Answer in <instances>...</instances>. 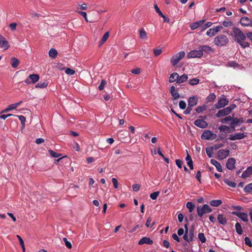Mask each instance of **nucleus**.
<instances>
[{
    "instance_id": "obj_41",
    "label": "nucleus",
    "mask_w": 252,
    "mask_h": 252,
    "mask_svg": "<svg viewBox=\"0 0 252 252\" xmlns=\"http://www.w3.org/2000/svg\"><path fill=\"white\" fill-rule=\"evenodd\" d=\"M109 34L108 32H106L103 35L102 38L101 39L100 43L101 44H103L108 39L109 37Z\"/></svg>"
},
{
    "instance_id": "obj_31",
    "label": "nucleus",
    "mask_w": 252,
    "mask_h": 252,
    "mask_svg": "<svg viewBox=\"0 0 252 252\" xmlns=\"http://www.w3.org/2000/svg\"><path fill=\"white\" fill-rule=\"evenodd\" d=\"M58 54L57 50L54 48H52L49 50V56L52 58H55Z\"/></svg>"
},
{
    "instance_id": "obj_38",
    "label": "nucleus",
    "mask_w": 252,
    "mask_h": 252,
    "mask_svg": "<svg viewBox=\"0 0 252 252\" xmlns=\"http://www.w3.org/2000/svg\"><path fill=\"white\" fill-rule=\"evenodd\" d=\"M48 85L46 81H44L43 82H39L38 83L36 86V88H46Z\"/></svg>"
},
{
    "instance_id": "obj_4",
    "label": "nucleus",
    "mask_w": 252,
    "mask_h": 252,
    "mask_svg": "<svg viewBox=\"0 0 252 252\" xmlns=\"http://www.w3.org/2000/svg\"><path fill=\"white\" fill-rule=\"evenodd\" d=\"M228 42L227 36L223 34L218 35L214 39V43L217 46H224Z\"/></svg>"
},
{
    "instance_id": "obj_9",
    "label": "nucleus",
    "mask_w": 252,
    "mask_h": 252,
    "mask_svg": "<svg viewBox=\"0 0 252 252\" xmlns=\"http://www.w3.org/2000/svg\"><path fill=\"white\" fill-rule=\"evenodd\" d=\"M247 136V133L240 132L230 135L228 139L232 141H235L236 140L242 139L246 137Z\"/></svg>"
},
{
    "instance_id": "obj_40",
    "label": "nucleus",
    "mask_w": 252,
    "mask_h": 252,
    "mask_svg": "<svg viewBox=\"0 0 252 252\" xmlns=\"http://www.w3.org/2000/svg\"><path fill=\"white\" fill-rule=\"evenodd\" d=\"M14 116L18 117L19 119L21 121V124L22 125V129H23L25 126V123L26 121V118L22 115H20V116L14 115Z\"/></svg>"
},
{
    "instance_id": "obj_13",
    "label": "nucleus",
    "mask_w": 252,
    "mask_h": 252,
    "mask_svg": "<svg viewBox=\"0 0 252 252\" xmlns=\"http://www.w3.org/2000/svg\"><path fill=\"white\" fill-rule=\"evenodd\" d=\"M232 214L239 218L242 220L247 222L249 221L248 214L246 213L240 212H233Z\"/></svg>"
},
{
    "instance_id": "obj_14",
    "label": "nucleus",
    "mask_w": 252,
    "mask_h": 252,
    "mask_svg": "<svg viewBox=\"0 0 252 252\" xmlns=\"http://www.w3.org/2000/svg\"><path fill=\"white\" fill-rule=\"evenodd\" d=\"M194 124L196 126L202 128H206L208 126L207 122L202 119H197Z\"/></svg>"
},
{
    "instance_id": "obj_48",
    "label": "nucleus",
    "mask_w": 252,
    "mask_h": 252,
    "mask_svg": "<svg viewBox=\"0 0 252 252\" xmlns=\"http://www.w3.org/2000/svg\"><path fill=\"white\" fill-rule=\"evenodd\" d=\"M216 97V95L214 93H212L207 96V100L208 101H212L215 100Z\"/></svg>"
},
{
    "instance_id": "obj_35",
    "label": "nucleus",
    "mask_w": 252,
    "mask_h": 252,
    "mask_svg": "<svg viewBox=\"0 0 252 252\" xmlns=\"http://www.w3.org/2000/svg\"><path fill=\"white\" fill-rule=\"evenodd\" d=\"M233 116H234L233 115H232V116H227V117H225L224 118L221 119L220 120V122L222 123H227L228 122H231L232 119L233 118Z\"/></svg>"
},
{
    "instance_id": "obj_10",
    "label": "nucleus",
    "mask_w": 252,
    "mask_h": 252,
    "mask_svg": "<svg viewBox=\"0 0 252 252\" xmlns=\"http://www.w3.org/2000/svg\"><path fill=\"white\" fill-rule=\"evenodd\" d=\"M39 76L36 74H32L29 75V77L25 80V83L27 84L31 83L34 84L39 80Z\"/></svg>"
},
{
    "instance_id": "obj_53",
    "label": "nucleus",
    "mask_w": 252,
    "mask_h": 252,
    "mask_svg": "<svg viewBox=\"0 0 252 252\" xmlns=\"http://www.w3.org/2000/svg\"><path fill=\"white\" fill-rule=\"evenodd\" d=\"M187 104L185 101L181 100L179 102V107L181 109H185L186 107Z\"/></svg>"
},
{
    "instance_id": "obj_55",
    "label": "nucleus",
    "mask_w": 252,
    "mask_h": 252,
    "mask_svg": "<svg viewBox=\"0 0 252 252\" xmlns=\"http://www.w3.org/2000/svg\"><path fill=\"white\" fill-rule=\"evenodd\" d=\"M65 72L66 74H67L68 75H73L75 72L74 70H73L70 68H67L65 70Z\"/></svg>"
},
{
    "instance_id": "obj_46",
    "label": "nucleus",
    "mask_w": 252,
    "mask_h": 252,
    "mask_svg": "<svg viewBox=\"0 0 252 252\" xmlns=\"http://www.w3.org/2000/svg\"><path fill=\"white\" fill-rule=\"evenodd\" d=\"M63 241H64V242L65 243V246L68 249H70L72 248V245H71V243L70 242H69L66 238H65V237L63 238Z\"/></svg>"
},
{
    "instance_id": "obj_29",
    "label": "nucleus",
    "mask_w": 252,
    "mask_h": 252,
    "mask_svg": "<svg viewBox=\"0 0 252 252\" xmlns=\"http://www.w3.org/2000/svg\"><path fill=\"white\" fill-rule=\"evenodd\" d=\"M222 201L220 200H213L210 201V204L213 207H218L221 205Z\"/></svg>"
},
{
    "instance_id": "obj_17",
    "label": "nucleus",
    "mask_w": 252,
    "mask_h": 252,
    "mask_svg": "<svg viewBox=\"0 0 252 252\" xmlns=\"http://www.w3.org/2000/svg\"><path fill=\"white\" fill-rule=\"evenodd\" d=\"M198 99L197 96L195 95L190 97L188 100V106L191 107L195 106L198 103Z\"/></svg>"
},
{
    "instance_id": "obj_32",
    "label": "nucleus",
    "mask_w": 252,
    "mask_h": 252,
    "mask_svg": "<svg viewBox=\"0 0 252 252\" xmlns=\"http://www.w3.org/2000/svg\"><path fill=\"white\" fill-rule=\"evenodd\" d=\"M186 206L190 213H191L195 208V205L190 202H188L186 204Z\"/></svg>"
},
{
    "instance_id": "obj_51",
    "label": "nucleus",
    "mask_w": 252,
    "mask_h": 252,
    "mask_svg": "<svg viewBox=\"0 0 252 252\" xmlns=\"http://www.w3.org/2000/svg\"><path fill=\"white\" fill-rule=\"evenodd\" d=\"M214 149L212 148V147H210V148H207L206 149V153H207V154L208 155V156L210 158L212 157V155H213V150Z\"/></svg>"
},
{
    "instance_id": "obj_60",
    "label": "nucleus",
    "mask_w": 252,
    "mask_h": 252,
    "mask_svg": "<svg viewBox=\"0 0 252 252\" xmlns=\"http://www.w3.org/2000/svg\"><path fill=\"white\" fill-rule=\"evenodd\" d=\"M131 72L132 73L135 74H138L141 72V69L140 68H136L133 69L131 70Z\"/></svg>"
},
{
    "instance_id": "obj_44",
    "label": "nucleus",
    "mask_w": 252,
    "mask_h": 252,
    "mask_svg": "<svg viewBox=\"0 0 252 252\" xmlns=\"http://www.w3.org/2000/svg\"><path fill=\"white\" fill-rule=\"evenodd\" d=\"M199 82V79L198 78H193L189 80V83L190 85L194 86L197 85Z\"/></svg>"
},
{
    "instance_id": "obj_54",
    "label": "nucleus",
    "mask_w": 252,
    "mask_h": 252,
    "mask_svg": "<svg viewBox=\"0 0 252 252\" xmlns=\"http://www.w3.org/2000/svg\"><path fill=\"white\" fill-rule=\"evenodd\" d=\"M159 192L158 191H156L153 193H152L150 194V197L153 200L156 199L159 195Z\"/></svg>"
},
{
    "instance_id": "obj_22",
    "label": "nucleus",
    "mask_w": 252,
    "mask_h": 252,
    "mask_svg": "<svg viewBox=\"0 0 252 252\" xmlns=\"http://www.w3.org/2000/svg\"><path fill=\"white\" fill-rule=\"evenodd\" d=\"M217 220L219 223L221 224L224 225L227 223L226 218L221 214L218 215L217 217Z\"/></svg>"
},
{
    "instance_id": "obj_52",
    "label": "nucleus",
    "mask_w": 252,
    "mask_h": 252,
    "mask_svg": "<svg viewBox=\"0 0 252 252\" xmlns=\"http://www.w3.org/2000/svg\"><path fill=\"white\" fill-rule=\"evenodd\" d=\"M222 25L225 27H231L233 25V23L229 21H224L222 22Z\"/></svg>"
},
{
    "instance_id": "obj_47",
    "label": "nucleus",
    "mask_w": 252,
    "mask_h": 252,
    "mask_svg": "<svg viewBox=\"0 0 252 252\" xmlns=\"http://www.w3.org/2000/svg\"><path fill=\"white\" fill-rule=\"evenodd\" d=\"M219 129H220V131H228V130L230 129V128L228 126L222 125V126H220L219 127Z\"/></svg>"
},
{
    "instance_id": "obj_64",
    "label": "nucleus",
    "mask_w": 252,
    "mask_h": 252,
    "mask_svg": "<svg viewBox=\"0 0 252 252\" xmlns=\"http://www.w3.org/2000/svg\"><path fill=\"white\" fill-rule=\"evenodd\" d=\"M228 65L230 67H237L238 66V64L235 62H230L228 63Z\"/></svg>"
},
{
    "instance_id": "obj_28",
    "label": "nucleus",
    "mask_w": 252,
    "mask_h": 252,
    "mask_svg": "<svg viewBox=\"0 0 252 252\" xmlns=\"http://www.w3.org/2000/svg\"><path fill=\"white\" fill-rule=\"evenodd\" d=\"M20 63V61L18 59L15 57L11 58V64L13 68H16L18 66Z\"/></svg>"
},
{
    "instance_id": "obj_24",
    "label": "nucleus",
    "mask_w": 252,
    "mask_h": 252,
    "mask_svg": "<svg viewBox=\"0 0 252 252\" xmlns=\"http://www.w3.org/2000/svg\"><path fill=\"white\" fill-rule=\"evenodd\" d=\"M211 164H212L213 165L215 166L217 170L219 172H222V170L221 165L218 161H217L216 160H215L214 159H212L211 160Z\"/></svg>"
},
{
    "instance_id": "obj_21",
    "label": "nucleus",
    "mask_w": 252,
    "mask_h": 252,
    "mask_svg": "<svg viewBox=\"0 0 252 252\" xmlns=\"http://www.w3.org/2000/svg\"><path fill=\"white\" fill-rule=\"evenodd\" d=\"M170 92L174 99H176L180 97V95L174 86H172L171 87Z\"/></svg>"
},
{
    "instance_id": "obj_12",
    "label": "nucleus",
    "mask_w": 252,
    "mask_h": 252,
    "mask_svg": "<svg viewBox=\"0 0 252 252\" xmlns=\"http://www.w3.org/2000/svg\"><path fill=\"white\" fill-rule=\"evenodd\" d=\"M229 151L227 149H221L218 152V158L220 160L223 159L228 157Z\"/></svg>"
},
{
    "instance_id": "obj_45",
    "label": "nucleus",
    "mask_w": 252,
    "mask_h": 252,
    "mask_svg": "<svg viewBox=\"0 0 252 252\" xmlns=\"http://www.w3.org/2000/svg\"><path fill=\"white\" fill-rule=\"evenodd\" d=\"M206 106L205 105H202L201 106H198L195 109V111L197 113H200L202 111L206 110Z\"/></svg>"
},
{
    "instance_id": "obj_11",
    "label": "nucleus",
    "mask_w": 252,
    "mask_h": 252,
    "mask_svg": "<svg viewBox=\"0 0 252 252\" xmlns=\"http://www.w3.org/2000/svg\"><path fill=\"white\" fill-rule=\"evenodd\" d=\"M203 55L201 51L198 48V50H194L190 51L187 55L188 58H200Z\"/></svg>"
},
{
    "instance_id": "obj_2",
    "label": "nucleus",
    "mask_w": 252,
    "mask_h": 252,
    "mask_svg": "<svg viewBox=\"0 0 252 252\" xmlns=\"http://www.w3.org/2000/svg\"><path fill=\"white\" fill-rule=\"evenodd\" d=\"M236 107V105L235 104H232L228 107L220 110L216 114V116L217 118H220L227 116L233 110L235 109Z\"/></svg>"
},
{
    "instance_id": "obj_16",
    "label": "nucleus",
    "mask_w": 252,
    "mask_h": 252,
    "mask_svg": "<svg viewBox=\"0 0 252 252\" xmlns=\"http://www.w3.org/2000/svg\"><path fill=\"white\" fill-rule=\"evenodd\" d=\"M0 46L1 48H3L4 50H7L9 45L6 39L1 34H0Z\"/></svg>"
},
{
    "instance_id": "obj_34",
    "label": "nucleus",
    "mask_w": 252,
    "mask_h": 252,
    "mask_svg": "<svg viewBox=\"0 0 252 252\" xmlns=\"http://www.w3.org/2000/svg\"><path fill=\"white\" fill-rule=\"evenodd\" d=\"M224 182L228 186H229L231 187L235 188L236 186V184L235 182L230 181L227 179H224Z\"/></svg>"
},
{
    "instance_id": "obj_30",
    "label": "nucleus",
    "mask_w": 252,
    "mask_h": 252,
    "mask_svg": "<svg viewBox=\"0 0 252 252\" xmlns=\"http://www.w3.org/2000/svg\"><path fill=\"white\" fill-rule=\"evenodd\" d=\"M235 229H236V232L239 235L242 234V233H243V230H242V227H241V225L240 223H239V222H237L235 224Z\"/></svg>"
},
{
    "instance_id": "obj_59",
    "label": "nucleus",
    "mask_w": 252,
    "mask_h": 252,
    "mask_svg": "<svg viewBox=\"0 0 252 252\" xmlns=\"http://www.w3.org/2000/svg\"><path fill=\"white\" fill-rule=\"evenodd\" d=\"M140 189V185L139 184H134L132 185V189L134 191H137Z\"/></svg>"
},
{
    "instance_id": "obj_26",
    "label": "nucleus",
    "mask_w": 252,
    "mask_h": 252,
    "mask_svg": "<svg viewBox=\"0 0 252 252\" xmlns=\"http://www.w3.org/2000/svg\"><path fill=\"white\" fill-rule=\"evenodd\" d=\"M178 75L179 74L176 72L171 74L169 77V82L170 83H173L175 81H176L177 82Z\"/></svg>"
},
{
    "instance_id": "obj_33",
    "label": "nucleus",
    "mask_w": 252,
    "mask_h": 252,
    "mask_svg": "<svg viewBox=\"0 0 252 252\" xmlns=\"http://www.w3.org/2000/svg\"><path fill=\"white\" fill-rule=\"evenodd\" d=\"M143 244L152 245L153 244V241L149 237H143Z\"/></svg>"
},
{
    "instance_id": "obj_50",
    "label": "nucleus",
    "mask_w": 252,
    "mask_h": 252,
    "mask_svg": "<svg viewBox=\"0 0 252 252\" xmlns=\"http://www.w3.org/2000/svg\"><path fill=\"white\" fill-rule=\"evenodd\" d=\"M151 221H152V219L151 218H149L147 221H146V227H152V226L154 224V222H152L151 223Z\"/></svg>"
},
{
    "instance_id": "obj_39",
    "label": "nucleus",
    "mask_w": 252,
    "mask_h": 252,
    "mask_svg": "<svg viewBox=\"0 0 252 252\" xmlns=\"http://www.w3.org/2000/svg\"><path fill=\"white\" fill-rule=\"evenodd\" d=\"M198 238L202 243H205L206 239L204 233H199L198 235Z\"/></svg>"
},
{
    "instance_id": "obj_49",
    "label": "nucleus",
    "mask_w": 252,
    "mask_h": 252,
    "mask_svg": "<svg viewBox=\"0 0 252 252\" xmlns=\"http://www.w3.org/2000/svg\"><path fill=\"white\" fill-rule=\"evenodd\" d=\"M106 84H107V83H106V81L105 80H102L101 81L100 84L98 87V89L100 91L104 89L105 86L106 85Z\"/></svg>"
},
{
    "instance_id": "obj_61",
    "label": "nucleus",
    "mask_w": 252,
    "mask_h": 252,
    "mask_svg": "<svg viewBox=\"0 0 252 252\" xmlns=\"http://www.w3.org/2000/svg\"><path fill=\"white\" fill-rule=\"evenodd\" d=\"M154 8H155L156 11L158 14V15L159 16H161V15H162V14H163L161 12V11H160V10L158 7V6L157 4L154 5Z\"/></svg>"
},
{
    "instance_id": "obj_23",
    "label": "nucleus",
    "mask_w": 252,
    "mask_h": 252,
    "mask_svg": "<svg viewBox=\"0 0 252 252\" xmlns=\"http://www.w3.org/2000/svg\"><path fill=\"white\" fill-rule=\"evenodd\" d=\"M205 22L204 20H200L194 23H192L190 26V28L192 30H195L196 28H197L198 27L201 26L203 24V23Z\"/></svg>"
},
{
    "instance_id": "obj_42",
    "label": "nucleus",
    "mask_w": 252,
    "mask_h": 252,
    "mask_svg": "<svg viewBox=\"0 0 252 252\" xmlns=\"http://www.w3.org/2000/svg\"><path fill=\"white\" fill-rule=\"evenodd\" d=\"M216 34V33L215 32L214 29L213 28L209 29L206 32V34L210 37H212Z\"/></svg>"
},
{
    "instance_id": "obj_56",
    "label": "nucleus",
    "mask_w": 252,
    "mask_h": 252,
    "mask_svg": "<svg viewBox=\"0 0 252 252\" xmlns=\"http://www.w3.org/2000/svg\"><path fill=\"white\" fill-rule=\"evenodd\" d=\"M162 49H154V53L155 56H159L162 53Z\"/></svg>"
},
{
    "instance_id": "obj_57",
    "label": "nucleus",
    "mask_w": 252,
    "mask_h": 252,
    "mask_svg": "<svg viewBox=\"0 0 252 252\" xmlns=\"http://www.w3.org/2000/svg\"><path fill=\"white\" fill-rule=\"evenodd\" d=\"M245 244L248 245V246L249 247H252V243L251 241V240L250 239V238L249 237H245Z\"/></svg>"
},
{
    "instance_id": "obj_18",
    "label": "nucleus",
    "mask_w": 252,
    "mask_h": 252,
    "mask_svg": "<svg viewBox=\"0 0 252 252\" xmlns=\"http://www.w3.org/2000/svg\"><path fill=\"white\" fill-rule=\"evenodd\" d=\"M252 21L248 17H243L240 20V23L244 26H249L252 25Z\"/></svg>"
},
{
    "instance_id": "obj_20",
    "label": "nucleus",
    "mask_w": 252,
    "mask_h": 252,
    "mask_svg": "<svg viewBox=\"0 0 252 252\" xmlns=\"http://www.w3.org/2000/svg\"><path fill=\"white\" fill-rule=\"evenodd\" d=\"M252 174V167L250 166L248 167L247 169L244 171L241 177L243 178H246L248 177H250Z\"/></svg>"
},
{
    "instance_id": "obj_5",
    "label": "nucleus",
    "mask_w": 252,
    "mask_h": 252,
    "mask_svg": "<svg viewBox=\"0 0 252 252\" xmlns=\"http://www.w3.org/2000/svg\"><path fill=\"white\" fill-rule=\"evenodd\" d=\"M185 56V53L184 51H181L176 55L173 56L171 58V63L173 66L176 65L178 63L183 59Z\"/></svg>"
},
{
    "instance_id": "obj_27",
    "label": "nucleus",
    "mask_w": 252,
    "mask_h": 252,
    "mask_svg": "<svg viewBox=\"0 0 252 252\" xmlns=\"http://www.w3.org/2000/svg\"><path fill=\"white\" fill-rule=\"evenodd\" d=\"M188 75L186 74H184L181 76L178 75V78L177 80V83H182L186 82L188 79Z\"/></svg>"
},
{
    "instance_id": "obj_3",
    "label": "nucleus",
    "mask_w": 252,
    "mask_h": 252,
    "mask_svg": "<svg viewBox=\"0 0 252 252\" xmlns=\"http://www.w3.org/2000/svg\"><path fill=\"white\" fill-rule=\"evenodd\" d=\"M185 233L183 236L184 239L188 242L192 241L194 237V228L191 227L189 229L188 228V224L185 225Z\"/></svg>"
},
{
    "instance_id": "obj_58",
    "label": "nucleus",
    "mask_w": 252,
    "mask_h": 252,
    "mask_svg": "<svg viewBox=\"0 0 252 252\" xmlns=\"http://www.w3.org/2000/svg\"><path fill=\"white\" fill-rule=\"evenodd\" d=\"M112 181L113 184L114 188L117 189L118 188V182L117 180L115 178H113L112 179Z\"/></svg>"
},
{
    "instance_id": "obj_15",
    "label": "nucleus",
    "mask_w": 252,
    "mask_h": 252,
    "mask_svg": "<svg viewBox=\"0 0 252 252\" xmlns=\"http://www.w3.org/2000/svg\"><path fill=\"white\" fill-rule=\"evenodd\" d=\"M236 162V160L234 158H231L228 159L226 163V166L227 168L229 170H233L235 168V164Z\"/></svg>"
},
{
    "instance_id": "obj_7",
    "label": "nucleus",
    "mask_w": 252,
    "mask_h": 252,
    "mask_svg": "<svg viewBox=\"0 0 252 252\" xmlns=\"http://www.w3.org/2000/svg\"><path fill=\"white\" fill-rule=\"evenodd\" d=\"M217 137V135L209 130L204 131L201 135V138L205 140H214Z\"/></svg>"
},
{
    "instance_id": "obj_62",
    "label": "nucleus",
    "mask_w": 252,
    "mask_h": 252,
    "mask_svg": "<svg viewBox=\"0 0 252 252\" xmlns=\"http://www.w3.org/2000/svg\"><path fill=\"white\" fill-rule=\"evenodd\" d=\"M18 106V103L12 104L8 106L9 110H12L16 109Z\"/></svg>"
},
{
    "instance_id": "obj_37",
    "label": "nucleus",
    "mask_w": 252,
    "mask_h": 252,
    "mask_svg": "<svg viewBox=\"0 0 252 252\" xmlns=\"http://www.w3.org/2000/svg\"><path fill=\"white\" fill-rule=\"evenodd\" d=\"M48 152L50 156L53 158H58L62 156L61 154L56 153L52 150H49Z\"/></svg>"
},
{
    "instance_id": "obj_1",
    "label": "nucleus",
    "mask_w": 252,
    "mask_h": 252,
    "mask_svg": "<svg viewBox=\"0 0 252 252\" xmlns=\"http://www.w3.org/2000/svg\"><path fill=\"white\" fill-rule=\"evenodd\" d=\"M232 35L234 40L237 42L246 39V35L240 29L236 27L233 28Z\"/></svg>"
},
{
    "instance_id": "obj_19",
    "label": "nucleus",
    "mask_w": 252,
    "mask_h": 252,
    "mask_svg": "<svg viewBox=\"0 0 252 252\" xmlns=\"http://www.w3.org/2000/svg\"><path fill=\"white\" fill-rule=\"evenodd\" d=\"M240 124L239 123L238 118H233L232 122L230 123V127L232 128V130H229V132H233L235 130V127L237 126H239Z\"/></svg>"
},
{
    "instance_id": "obj_25",
    "label": "nucleus",
    "mask_w": 252,
    "mask_h": 252,
    "mask_svg": "<svg viewBox=\"0 0 252 252\" xmlns=\"http://www.w3.org/2000/svg\"><path fill=\"white\" fill-rule=\"evenodd\" d=\"M199 49L200 51H201L202 53L203 52L205 53H209L211 51H213L212 48L207 45L200 46L199 47Z\"/></svg>"
},
{
    "instance_id": "obj_8",
    "label": "nucleus",
    "mask_w": 252,
    "mask_h": 252,
    "mask_svg": "<svg viewBox=\"0 0 252 252\" xmlns=\"http://www.w3.org/2000/svg\"><path fill=\"white\" fill-rule=\"evenodd\" d=\"M229 101L224 95L220 98L218 102L215 104L216 109H220L225 107L228 104Z\"/></svg>"
},
{
    "instance_id": "obj_43",
    "label": "nucleus",
    "mask_w": 252,
    "mask_h": 252,
    "mask_svg": "<svg viewBox=\"0 0 252 252\" xmlns=\"http://www.w3.org/2000/svg\"><path fill=\"white\" fill-rule=\"evenodd\" d=\"M244 191L245 192H252V183H250L247 185L244 188Z\"/></svg>"
},
{
    "instance_id": "obj_36",
    "label": "nucleus",
    "mask_w": 252,
    "mask_h": 252,
    "mask_svg": "<svg viewBox=\"0 0 252 252\" xmlns=\"http://www.w3.org/2000/svg\"><path fill=\"white\" fill-rule=\"evenodd\" d=\"M238 43L243 48L249 47L250 46V44L248 42L245 41V40H241V41H238Z\"/></svg>"
},
{
    "instance_id": "obj_63",
    "label": "nucleus",
    "mask_w": 252,
    "mask_h": 252,
    "mask_svg": "<svg viewBox=\"0 0 252 252\" xmlns=\"http://www.w3.org/2000/svg\"><path fill=\"white\" fill-rule=\"evenodd\" d=\"M79 13L82 16H83L85 20L87 21V22H89L88 19H87V13L85 12H83V11H80L79 12Z\"/></svg>"
},
{
    "instance_id": "obj_6",
    "label": "nucleus",
    "mask_w": 252,
    "mask_h": 252,
    "mask_svg": "<svg viewBox=\"0 0 252 252\" xmlns=\"http://www.w3.org/2000/svg\"><path fill=\"white\" fill-rule=\"evenodd\" d=\"M212 209L207 205L204 204L202 207H197V212L198 215L202 217L205 214L210 213Z\"/></svg>"
}]
</instances>
